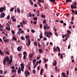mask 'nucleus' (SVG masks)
Wrapping results in <instances>:
<instances>
[{
  "mask_svg": "<svg viewBox=\"0 0 77 77\" xmlns=\"http://www.w3.org/2000/svg\"><path fill=\"white\" fill-rule=\"evenodd\" d=\"M40 55H39L38 56V57H37V59L38 60H39V59H40Z\"/></svg>",
  "mask_w": 77,
  "mask_h": 77,
  "instance_id": "31",
  "label": "nucleus"
},
{
  "mask_svg": "<svg viewBox=\"0 0 77 77\" xmlns=\"http://www.w3.org/2000/svg\"><path fill=\"white\" fill-rule=\"evenodd\" d=\"M70 48V45H69L68 46V49Z\"/></svg>",
  "mask_w": 77,
  "mask_h": 77,
  "instance_id": "64",
  "label": "nucleus"
},
{
  "mask_svg": "<svg viewBox=\"0 0 77 77\" xmlns=\"http://www.w3.org/2000/svg\"><path fill=\"white\" fill-rule=\"evenodd\" d=\"M55 71L56 72H57V67H55Z\"/></svg>",
  "mask_w": 77,
  "mask_h": 77,
  "instance_id": "59",
  "label": "nucleus"
},
{
  "mask_svg": "<svg viewBox=\"0 0 77 77\" xmlns=\"http://www.w3.org/2000/svg\"><path fill=\"white\" fill-rule=\"evenodd\" d=\"M11 69H15V67L14 66H13L11 67Z\"/></svg>",
  "mask_w": 77,
  "mask_h": 77,
  "instance_id": "47",
  "label": "nucleus"
},
{
  "mask_svg": "<svg viewBox=\"0 0 77 77\" xmlns=\"http://www.w3.org/2000/svg\"><path fill=\"white\" fill-rule=\"evenodd\" d=\"M26 74H28V75H30V73H29V72L28 71H26Z\"/></svg>",
  "mask_w": 77,
  "mask_h": 77,
  "instance_id": "36",
  "label": "nucleus"
},
{
  "mask_svg": "<svg viewBox=\"0 0 77 77\" xmlns=\"http://www.w3.org/2000/svg\"><path fill=\"white\" fill-rule=\"evenodd\" d=\"M73 5H77V2H75L73 3Z\"/></svg>",
  "mask_w": 77,
  "mask_h": 77,
  "instance_id": "43",
  "label": "nucleus"
},
{
  "mask_svg": "<svg viewBox=\"0 0 77 77\" xmlns=\"http://www.w3.org/2000/svg\"><path fill=\"white\" fill-rule=\"evenodd\" d=\"M7 26H8V27H9V24L8 23H7Z\"/></svg>",
  "mask_w": 77,
  "mask_h": 77,
  "instance_id": "58",
  "label": "nucleus"
},
{
  "mask_svg": "<svg viewBox=\"0 0 77 77\" xmlns=\"http://www.w3.org/2000/svg\"><path fill=\"white\" fill-rule=\"evenodd\" d=\"M59 15H60V13H58L57 14H56V15L57 17H58Z\"/></svg>",
  "mask_w": 77,
  "mask_h": 77,
  "instance_id": "49",
  "label": "nucleus"
},
{
  "mask_svg": "<svg viewBox=\"0 0 77 77\" xmlns=\"http://www.w3.org/2000/svg\"><path fill=\"white\" fill-rule=\"evenodd\" d=\"M60 58L62 59H63V56L62 55V54L60 55Z\"/></svg>",
  "mask_w": 77,
  "mask_h": 77,
  "instance_id": "48",
  "label": "nucleus"
},
{
  "mask_svg": "<svg viewBox=\"0 0 77 77\" xmlns=\"http://www.w3.org/2000/svg\"><path fill=\"white\" fill-rule=\"evenodd\" d=\"M14 8H11L10 10L11 12H12V11H13V10H14Z\"/></svg>",
  "mask_w": 77,
  "mask_h": 77,
  "instance_id": "21",
  "label": "nucleus"
},
{
  "mask_svg": "<svg viewBox=\"0 0 77 77\" xmlns=\"http://www.w3.org/2000/svg\"><path fill=\"white\" fill-rule=\"evenodd\" d=\"M11 32L12 34H15V31H13V30H12Z\"/></svg>",
  "mask_w": 77,
  "mask_h": 77,
  "instance_id": "37",
  "label": "nucleus"
},
{
  "mask_svg": "<svg viewBox=\"0 0 77 77\" xmlns=\"http://www.w3.org/2000/svg\"><path fill=\"white\" fill-rule=\"evenodd\" d=\"M49 34H48L49 35V34L50 35H52V33H51V32H48Z\"/></svg>",
  "mask_w": 77,
  "mask_h": 77,
  "instance_id": "42",
  "label": "nucleus"
},
{
  "mask_svg": "<svg viewBox=\"0 0 77 77\" xmlns=\"http://www.w3.org/2000/svg\"><path fill=\"white\" fill-rule=\"evenodd\" d=\"M0 54H1V55H2V56L3 55V51L0 50Z\"/></svg>",
  "mask_w": 77,
  "mask_h": 77,
  "instance_id": "19",
  "label": "nucleus"
},
{
  "mask_svg": "<svg viewBox=\"0 0 77 77\" xmlns=\"http://www.w3.org/2000/svg\"><path fill=\"white\" fill-rule=\"evenodd\" d=\"M32 72L33 74H35V73H36V70H35V69H33L32 71Z\"/></svg>",
  "mask_w": 77,
  "mask_h": 77,
  "instance_id": "20",
  "label": "nucleus"
},
{
  "mask_svg": "<svg viewBox=\"0 0 77 77\" xmlns=\"http://www.w3.org/2000/svg\"><path fill=\"white\" fill-rule=\"evenodd\" d=\"M41 17H42V18H45V16L44 15H42V14L41 15Z\"/></svg>",
  "mask_w": 77,
  "mask_h": 77,
  "instance_id": "28",
  "label": "nucleus"
},
{
  "mask_svg": "<svg viewBox=\"0 0 77 77\" xmlns=\"http://www.w3.org/2000/svg\"><path fill=\"white\" fill-rule=\"evenodd\" d=\"M31 32H32V33H35V31L34 30L32 29L31 30Z\"/></svg>",
  "mask_w": 77,
  "mask_h": 77,
  "instance_id": "46",
  "label": "nucleus"
},
{
  "mask_svg": "<svg viewBox=\"0 0 77 77\" xmlns=\"http://www.w3.org/2000/svg\"><path fill=\"white\" fill-rule=\"evenodd\" d=\"M71 8H72V9H74V8L75 9L77 8V7H76V5H74V7H73V5H71Z\"/></svg>",
  "mask_w": 77,
  "mask_h": 77,
  "instance_id": "3",
  "label": "nucleus"
},
{
  "mask_svg": "<svg viewBox=\"0 0 77 77\" xmlns=\"http://www.w3.org/2000/svg\"><path fill=\"white\" fill-rule=\"evenodd\" d=\"M62 75H63V77H65V73H62Z\"/></svg>",
  "mask_w": 77,
  "mask_h": 77,
  "instance_id": "25",
  "label": "nucleus"
},
{
  "mask_svg": "<svg viewBox=\"0 0 77 77\" xmlns=\"http://www.w3.org/2000/svg\"><path fill=\"white\" fill-rule=\"evenodd\" d=\"M49 1L51 2H52L54 3H55L56 0H49Z\"/></svg>",
  "mask_w": 77,
  "mask_h": 77,
  "instance_id": "13",
  "label": "nucleus"
},
{
  "mask_svg": "<svg viewBox=\"0 0 77 77\" xmlns=\"http://www.w3.org/2000/svg\"><path fill=\"white\" fill-rule=\"evenodd\" d=\"M38 62V63H41V60H39Z\"/></svg>",
  "mask_w": 77,
  "mask_h": 77,
  "instance_id": "60",
  "label": "nucleus"
},
{
  "mask_svg": "<svg viewBox=\"0 0 77 77\" xmlns=\"http://www.w3.org/2000/svg\"><path fill=\"white\" fill-rule=\"evenodd\" d=\"M23 55L24 56H27V54L26 52H23Z\"/></svg>",
  "mask_w": 77,
  "mask_h": 77,
  "instance_id": "16",
  "label": "nucleus"
},
{
  "mask_svg": "<svg viewBox=\"0 0 77 77\" xmlns=\"http://www.w3.org/2000/svg\"><path fill=\"white\" fill-rule=\"evenodd\" d=\"M26 56L24 55L23 57V59L25 60H26Z\"/></svg>",
  "mask_w": 77,
  "mask_h": 77,
  "instance_id": "22",
  "label": "nucleus"
},
{
  "mask_svg": "<svg viewBox=\"0 0 77 77\" xmlns=\"http://www.w3.org/2000/svg\"><path fill=\"white\" fill-rule=\"evenodd\" d=\"M5 17V14L4 13H2L1 14L0 17V18H4V17Z\"/></svg>",
  "mask_w": 77,
  "mask_h": 77,
  "instance_id": "2",
  "label": "nucleus"
},
{
  "mask_svg": "<svg viewBox=\"0 0 77 77\" xmlns=\"http://www.w3.org/2000/svg\"><path fill=\"white\" fill-rule=\"evenodd\" d=\"M0 72L1 74H3V70H0Z\"/></svg>",
  "mask_w": 77,
  "mask_h": 77,
  "instance_id": "34",
  "label": "nucleus"
},
{
  "mask_svg": "<svg viewBox=\"0 0 77 77\" xmlns=\"http://www.w3.org/2000/svg\"><path fill=\"white\" fill-rule=\"evenodd\" d=\"M17 72H18V74H21V68H20V67L19 68Z\"/></svg>",
  "mask_w": 77,
  "mask_h": 77,
  "instance_id": "5",
  "label": "nucleus"
},
{
  "mask_svg": "<svg viewBox=\"0 0 77 77\" xmlns=\"http://www.w3.org/2000/svg\"><path fill=\"white\" fill-rule=\"evenodd\" d=\"M3 63H4V65H6V61H3Z\"/></svg>",
  "mask_w": 77,
  "mask_h": 77,
  "instance_id": "41",
  "label": "nucleus"
},
{
  "mask_svg": "<svg viewBox=\"0 0 77 77\" xmlns=\"http://www.w3.org/2000/svg\"><path fill=\"white\" fill-rule=\"evenodd\" d=\"M4 41H5V42H9V39L5 40Z\"/></svg>",
  "mask_w": 77,
  "mask_h": 77,
  "instance_id": "24",
  "label": "nucleus"
},
{
  "mask_svg": "<svg viewBox=\"0 0 77 77\" xmlns=\"http://www.w3.org/2000/svg\"><path fill=\"white\" fill-rule=\"evenodd\" d=\"M22 48H23V46H22V47L20 46L19 47H18L17 48L18 51H20L21 50Z\"/></svg>",
  "mask_w": 77,
  "mask_h": 77,
  "instance_id": "4",
  "label": "nucleus"
},
{
  "mask_svg": "<svg viewBox=\"0 0 77 77\" xmlns=\"http://www.w3.org/2000/svg\"><path fill=\"white\" fill-rule=\"evenodd\" d=\"M57 48L58 49V52H60V48H59V46H57Z\"/></svg>",
  "mask_w": 77,
  "mask_h": 77,
  "instance_id": "15",
  "label": "nucleus"
},
{
  "mask_svg": "<svg viewBox=\"0 0 77 77\" xmlns=\"http://www.w3.org/2000/svg\"><path fill=\"white\" fill-rule=\"evenodd\" d=\"M47 35H46V36L47 37H48V38H50V37H51V36H50V35H49V34H48V32H47Z\"/></svg>",
  "mask_w": 77,
  "mask_h": 77,
  "instance_id": "12",
  "label": "nucleus"
},
{
  "mask_svg": "<svg viewBox=\"0 0 77 77\" xmlns=\"http://www.w3.org/2000/svg\"><path fill=\"white\" fill-rule=\"evenodd\" d=\"M20 38H21V39H22V40H25V38H24V37H23V36L21 37H20Z\"/></svg>",
  "mask_w": 77,
  "mask_h": 77,
  "instance_id": "17",
  "label": "nucleus"
},
{
  "mask_svg": "<svg viewBox=\"0 0 77 77\" xmlns=\"http://www.w3.org/2000/svg\"><path fill=\"white\" fill-rule=\"evenodd\" d=\"M10 59H13V57L12 56H10Z\"/></svg>",
  "mask_w": 77,
  "mask_h": 77,
  "instance_id": "61",
  "label": "nucleus"
},
{
  "mask_svg": "<svg viewBox=\"0 0 77 77\" xmlns=\"http://www.w3.org/2000/svg\"><path fill=\"white\" fill-rule=\"evenodd\" d=\"M38 20V18L36 17H35L34 18V20H35V21H36V20Z\"/></svg>",
  "mask_w": 77,
  "mask_h": 77,
  "instance_id": "26",
  "label": "nucleus"
},
{
  "mask_svg": "<svg viewBox=\"0 0 77 77\" xmlns=\"http://www.w3.org/2000/svg\"><path fill=\"white\" fill-rule=\"evenodd\" d=\"M38 51H39L40 53H41L42 52V51L41 49H39V50H38Z\"/></svg>",
  "mask_w": 77,
  "mask_h": 77,
  "instance_id": "30",
  "label": "nucleus"
},
{
  "mask_svg": "<svg viewBox=\"0 0 77 77\" xmlns=\"http://www.w3.org/2000/svg\"><path fill=\"white\" fill-rule=\"evenodd\" d=\"M6 54H9L10 53L9 52H8V51H7L6 52Z\"/></svg>",
  "mask_w": 77,
  "mask_h": 77,
  "instance_id": "56",
  "label": "nucleus"
},
{
  "mask_svg": "<svg viewBox=\"0 0 77 77\" xmlns=\"http://www.w3.org/2000/svg\"><path fill=\"white\" fill-rule=\"evenodd\" d=\"M75 14L76 15H77V10H75Z\"/></svg>",
  "mask_w": 77,
  "mask_h": 77,
  "instance_id": "63",
  "label": "nucleus"
},
{
  "mask_svg": "<svg viewBox=\"0 0 77 77\" xmlns=\"http://www.w3.org/2000/svg\"><path fill=\"white\" fill-rule=\"evenodd\" d=\"M67 32H68V33H69L71 34V32L69 30H67Z\"/></svg>",
  "mask_w": 77,
  "mask_h": 77,
  "instance_id": "51",
  "label": "nucleus"
},
{
  "mask_svg": "<svg viewBox=\"0 0 77 77\" xmlns=\"http://www.w3.org/2000/svg\"><path fill=\"white\" fill-rule=\"evenodd\" d=\"M10 18V16L9 15H8L7 17V20H9V19Z\"/></svg>",
  "mask_w": 77,
  "mask_h": 77,
  "instance_id": "27",
  "label": "nucleus"
},
{
  "mask_svg": "<svg viewBox=\"0 0 77 77\" xmlns=\"http://www.w3.org/2000/svg\"><path fill=\"white\" fill-rule=\"evenodd\" d=\"M43 39H44V41H46V40H47V39L46 38H44Z\"/></svg>",
  "mask_w": 77,
  "mask_h": 77,
  "instance_id": "62",
  "label": "nucleus"
},
{
  "mask_svg": "<svg viewBox=\"0 0 77 77\" xmlns=\"http://www.w3.org/2000/svg\"><path fill=\"white\" fill-rule=\"evenodd\" d=\"M26 22L24 20H23L22 21V23L23 24H25Z\"/></svg>",
  "mask_w": 77,
  "mask_h": 77,
  "instance_id": "33",
  "label": "nucleus"
},
{
  "mask_svg": "<svg viewBox=\"0 0 77 77\" xmlns=\"http://www.w3.org/2000/svg\"><path fill=\"white\" fill-rule=\"evenodd\" d=\"M53 50L54 52H55V51H57V49H55V47H54Z\"/></svg>",
  "mask_w": 77,
  "mask_h": 77,
  "instance_id": "23",
  "label": "nucleus"
},
{
  "mask_svg": "<svg viewBox=\"0 0 77 77\" xmlns=\"http://www.w3.org/2000/svg\"><path fill=\"white\" fill-rule=\"evenodd\" d=\"M60 23H63V20H60Z\"/></svg>",
  "mask_w": 77,
  "mask_h": 77,
  "instance_id": "57",
  "label": "nucleus"
},
{
  "mask_svg": "<svg viewBox=\"0 0 77 77\" xmlns=\"http://www.w3.org/2000/svg\"><path fill=\"white\" fill-rule=\"evenodd\" d=\"M40 39H42V38H43V36H42V33L41 32L40 33Z\"/></svg>",
  "mask_w": 77,
  "mask_h": 77,
  "instance_id": "9",
  "label": "nucleus"
},
{
  "mask_svg": "<svg viewBox=\"0 0 77 77\" xmlns=\"http://www.w3.org/2000/svg\"><path fill=\"white\" fill-rule=\"evenodd\" d=\"M45 66L46 68H47H47H48V67H47V64H45Z\"/></svg>",
  "mask_w": 77,
  "mask_h": 77,
  "instance_id": "52",
  "label": "nucleus"
},
{
  "mask_svg": "<svg viewBox=\"0 0 77 77\" xmlns=\"http://www.w3.org/2000/svg\"><path fill=\"white\" fill-rule=\"evenodd\" d=\"M72 13H74V14H75V11L73 10H72Z\"/></svg>",
  "mask_w": 77,
  "mask_h": 77,
  "instance_id": "54",
  "label": "nucleus"
},
{
  "mask_svg": "<svg viewBox=\"0 0 77 77\" xmlns=\"http://www.w3.org/2000/svg\"><path fill=\"white\" fill-rule=\"evenodd\" d=\"M43 72V69H42L41 70V72H40V74H42V73Z\"/></svg>",
  "mask_w": 77,
  "mask_h": 77,
  "instance_id": "35",
  "label": "nucleus"
},
{
  "mask_svg": "<svg viewBox=\"0 0 77 77\" xmlns=\"http://www.w3.org/2000/svg\"><path fill=\"white\" fill-rule=\"evenodd\" d=\"M20 33H21V32H20V31H19L18 32H17V34L19 35H20Z\"/></svg>",
  "mask_w": 77,
  "mask_h": 77,
  "instance_id": "55",
  "label": "nucleus"
},
{
  "mask_svg": "<svg viewBox=\"0 0 77 77\" xmlns=\"http://www.w3.org/2000/svg\"><path fill=\"white\" fill-rule=\"evenodd\" d=\"M48 25L47 24L44 26V30H47V27H48Z\"/></svg>",
  "mask_w": 77,
  "mask_h": 77,
  "instance_id": "6",
  "label": "nucleus"
},
{
  "mask_svg": "<svg viewBox=\"0 0 77 77\" xmlns=\"http://www.w3.org/2000/svg\"><path fill=\"white\" fill-rule=\"evenodd\" d=\"M35 62H36V59H34V60H33V63H35Z\"/></svg>",
  "mask_w": 77,
  "mask_h": 77,
  "instance_id": "50",
  "label": "nucleus"
},
{
  "mask_svg": "<svg viewBox=\"0 0 77 77\" xmlns=\"http://www.w3.org/2000/svg\"><path fill=\"white\" fill-rule=\"evenodd\" d=\"M67 39H68V38H66V39H63V42H65V41H66Z\"/></svg>",
  "mask_w": 77,
  "mask_h": 77,
  "instance_id": "29",
  "label": "nucleus"
},
{
  "mask_svg": "<svg viewBox=\"0 0 77 77\" xmlns=\"http://www.w3.org/2000/svg\"><path fill=\"white\" fill-rule=\"evenodd\" d=\"M36 44H37V42H34V44H35V46H37V45H36Z\"/></svg>",
  "mask_w": 77,
  "mask_h": 77,
  "instance_id": "45",
  "label": "nucleus"
},
{
  "mask_svg": "<svg viewBox=\"0 0 77 77\" xmlns=\"http://www.w3.org/2000/svg\"><path fill=\"white\" fill-rule=\"evenodd\" d=\"M21 68L24 69V65L23 63L21 64Z\"/></svg>",
  "mask_w": 77,
  "mask_h": 77,
  "instance_id": "10",
  "label": "nucleus"
},
{
  "mask_svg": "<svg viewBox=\"0 0 77 77\" xmlns=\"http://www.w3.org/2000/svg\"><path fill=\"white\" fill-rule=\"evenodd\" d=\"M20 24L21 27H23V23H22V22L20 23Z\"/></svg>",
  "mask_w": 77,
  "mask_h": 77,
  "instance_id": "53",
  "label": "nucleus"
},
{
  "mask_svg": "<svg viewBox=\"0 0 77 77\" xmlns=\"http://www.w3.org/2000/svg\"><path fill=\"white\" fill-rule=\"evenodd\" d=\"M5 11L6 10V6H5L4 7H2L0 8V12L2 13L3 12V11Z\"/></svg>",
  "mask_w": 77,
  "mask_h": 77,
  "instance_id": "1",
  "label": "nucleus"
},
{
  "mask_svg": "<svg viewBox=\"0 0 77 77\" xmlns=\"http://www.w3.org/2000/svg\"><path fill=\"white\" fill-rule=\"evenodd\" d=\"M17 10L18 13H20V9H19L18 8L17 9Z\"/></svg>",
  "mask_w": 77,
  "mask_h": 77,
  "instance_id": "18",
  "label": "nucleus"
},
{
  "mask_svg": "<svg viewBox=\"0 0 77 77\" xmlns=\"http://www.w3.org/2000/svg\"><path fill=\"white\" fill-rule=\"evenodd\" d=\"M6 29L7 30H8V31H10L11 30V29L10 28V27H6Z\"/></svg>",
  "mask_w": 77,
  "mask_h": 77,
  "instance_id": "11",
  "label": "nucleus"
},
{
  "mask_svg": "<svg viewBox=\"0 0 77 77\" xmlns=\"http://www.w3.org/2000/svg\"><path fill=\"white\" fill-rule=\"evenodd\" d=\"M12 21L14 22H15V21H16V19H15V18L13 19Z\"/></svg>",
  "mask_w": 77,
  "mask_h": 77,
  "instance_id": "32",
  "label": "nucleus"
},
{
  "mask_svg": "<svg viewBox=\"0 0 77 77\" xmlns=\"http://www.w3.org/2000/svg\"><path fill=\"white\" fill-rule=\"evenodd\" d=\"M32 16V14H31V13H30L29 15V17H31Z\"/></svg>",
  "mask_w": 77,
  "mask_h": 77,
  "instance_id": "38",
  "label": "nucleus"
},
{
  "mask_svg": "<svg viewBox=\"0 0 77 77\" xmlns=\"http://www.w3.org/2000/svg\"><path fill=\"white\" fill-rule=\"evenodd\" d=\"M55 63H53V65H54V66H56V65L57 64V62H56V61H55Z\"/></svg>",
  "mask_w": 77,
  "mask_h": 77,
  "instance_id": "14",
  "label": "nucleus"
},
{
  "mask_svg": "<svg viewBox=\"0 0 77 77\" xmlns=\"http://www.w3.org/2000/svg\"><path fill=\"white\" fill-rule=\"evenodd\" d=\"M9 60V57H7L4 59V61H6V60L7 61H8V60Z\"/></svg>",
  "mask_w": 77,
  "mask_h": 77,
  "instance_id": "7",
  "label": "nucleus"
},
{
  "mask_svg": "<svg viewBox=\"0 0 77 77\" xmlns=\"http://www.w3.org/2000/svg\"><path fill=\"white\" fill-rule=\"evenodd\" d=\"M43 23H46V20H44V21H43Z\"/></svg>",
  "mask_w": 77,
  "mask_h": 77,
  "instance_id": "40",
  "label": "nucleus"
},
{
  "mask_svg": "<svg viewBox=\"0 0 77 77\" xmlns=\"http://www.w3.org/2000/svg\"><path fill=\"white\" fill-rule=\"evenodd\" d=\"M13 39L14 40V41H16L17 40V38H15V37L14 36L13 37Z\"/></svg>",
  "mask_w": 77,
  "mask_h": 77,
  "instance_id": "39",
  "label": "nucleus"
},
{
  "mask_svg": "<svg viewBox=\"0 0 77 77\" xmlns=\"http://www.w3.org/2000/svg\"><path fill=\"white\" fill-rule=\"evenodd\" d=\"M27 41H28V44H30L31 43V41H30V40L29 38L27 39Z\"/></svg>",
  "mask_w": 77,
  "mask_h": 77,
  "instance_id": "8",
  "label": "nucleus"
},
{
  "mask_svg": "<svg viewBox=\"0 0 77 77\" xmlns=\"http://www.w3.org/2000/svg\"><path fill=\"white\" fill-rule=\"evenodd\" d=\"M40 27L41 28V29L42 28V24H40Z\"/></svg>",
  "mask_w": 77,
  "mask_h": 77,
  "instance_id": "44",
  "label": "nucleus"
}]
</instances>
